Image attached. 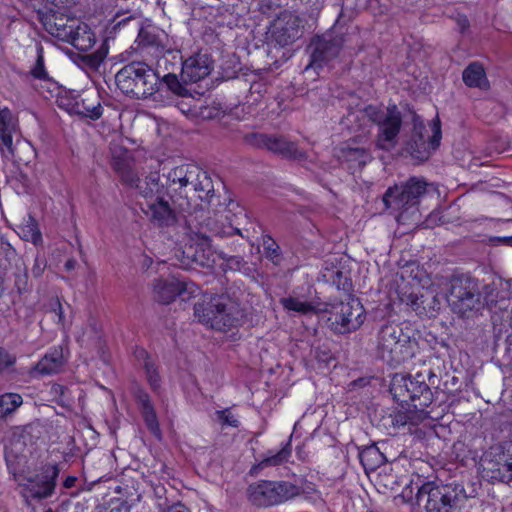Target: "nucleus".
<instances>
[{
  "instance_id": "f257e3e1",
  "label": "nucleus",
  "mask_w": 512,
  "mask_h": 512,
  "mask_svg": "<svg viewBox=\"0 0 512 512\" xmlns=\"http://www.w3.org/2000/svg\"><path fill=\"white\" fill-rule=\"evenodd\" d=\"M121 180L139 195L148 200L144 211L150 222L158 228H168L177 223V210L192 212L189 194L198 193V198L213 206L215 197L212 179L206 171L193 164H182L162 175L150 172L140 179L129 167H119Z\"/></svg>"
},
{
  "instance_id": "f03ea898",
  "label": "nucleus",
  "mask_w": 512,
  "mask_h": 512,
  "mask_svg": "<svg viewBox=\"0 0 512 512\" xmlns=\"http://www.w3.org/2000/svg\"><path fill=\"white\" fill-rule=\"evenodd\" d=\"M365 118L379 127L377 147L382 150L393 148L402 125L401 112L397 106L393 104L383 109L374 105H368L363 109L349 111L345 116V121L352 124Z\"/></svg>"
},
{
  "instance_id": "7ed1b4c3",
  "label": "nucleus",
  "mask_w": 512,
  "mask_h": 512,
  "mask_svg": "<svg viewBox=\"0 0 512 512\" xmlns=\"http://www.w3.org/2000/svg\"><path fill=\"white\" fill-rule=\"evenodd\" d=\"M119 90L134 99H146L159 90V74L141 61L123 66L115 75Z\"/></svg>"
},
{
  "instance_id": "20e7f679",
  "label": "nucleus",
  "mask_w": 512,
  "mask_h": 512,
  "mask_svg": "<svg viewBox=\"0 0 512 512\" xmlns=\"http://www.w3.org/2000/svg\"><path fill=\"white\" fill-rule=\"evenodd\" d=\"M478 280L468 276H454L450 281L447 301L455 314L470 318L480 312L493 299L483 297Z\"/></svg>"
},
{
  "instance_id": "39448f33",
  "label": "nucleus",
  "mask_w": 512,
  "mask_h": 512,
  "mask_svg": "<svg viewBox=\"0 0 512 512\" xmlns=\"http://www.w3.org/2000/svg\"><path fill=\"white\" fill-rule=\"evenodd\" d=\"M415 501L425 512H455L461 499L466 498L464 488L457 483L427 481L416 485Z\"/></svg>"
},
{
  "instance_id": "423d86ee",
  "label": "nucleus",
  "mask_w": 512,
  "mask_h": 512,
  "mask_svg": "<svg viewBox=\"0 0 512 512\" xmlns=\"http://www.w3.org/2000/svg\"><path fill=\"white\" fill-rule=\"evenodd\" d=\"M198 320L216 330H226L238 324L242 313L238 305L225 295H216L194 305Z\"/></svg>"
},
{
  "instance_id": "0eeeda50",
  "label": "nucleus",
  "mask_w": 512,
  "mask_h": 512,
  "mask_svg": "<svg viewBox=\"0 0 512 512\" xmlns=\"http://www.w3.org/2000/svg\"><path fill=\"white\" fill-rule=\"evenodd\" d=\"M427 182L418 177H411L400 185L389 187L383 195L382 201L386 209L399 212L398 221L406 219V213L418 211L421 198L427 192Z\"/></svg>"
},
{
  "instance_id": "6e6552de",
  "label": "nucleus",
  "mask_w": 512,
  "mask_h": 512,
  "mask_svg": "<svg viewBox=\"0 0 512 512\" xmlns=\"http://www.w3.org/2000/svg\"><path fill=\"white\" fill-rule=\"evenodd\" d=\"M377 356L387 364L397 366L409 357L410 337L395 323L383 324L377 333Z\"/></svg>"
},
{
  "instance_id": "1a4fd4ad",
  "label": "nucleus",
  "mask_w": 512,
  "mask_h": 512,
  "mask_svg": "<svg viewBox=\"0 0 512 512\" xmlns=\"http://www.w3.org/2000/svg\"><path fill=\"white\" fill-rule=\"evenodd\" d=\"M245 141L255 148H264L284 158L303 162L307 169L313 168L312 161H308L307 153L284 136L251 133L245 136Z\"/></svg>"
},
{
  "instance_id": "9d476101",
  "label": "nucleus",
  "mask_w": 512,
  "mask_h": 512,
  "mask_svg": "<svg viewBox=\"0 0 512 512\" xmlns=\"http://www.w3.org/2000/svg\"><path fill=\"white\" fill-rule=\"evenodd\" d=\"M347 39L344 34L326 33L311 39L307 51L310 54V62L306 69L322 68L336 59L344 47Z\"/></svg>"
},
{
  "instance_id": "9b49d317",
  "label": "nucleus",
  "mask_w": 512,
  "mask_h": 512,
  "mask_svg": "<svg viewBox=\"0 0 512 512\" xmlns=\"http://www.w3.org/2000/svg\"><path fill=\"white\" fill-rule=\"evenodd\" d=\"M413 131L410 140L407 143V151L417 160H427L431 152L440 145L441 128L439 120L432 127V135H426V129L420 117L412 113Z\"/></svg>"
},
{
  "instance_id": "f8f14e48",
  "label": "nucleus",
  "mask_w": 512,
  "mask_h": 512,
  "mask_svg": "<svg viewBox=\"0 0 512 512\" xmlns=\"http://www.w3.org/2000/svg\"><path fill=\"white\" fill-rule=\"evenodd\" d=\"M362 313V306L357 300L336 303L331 306L327 324L333 332L346 334L362 325Z\"/></svg>"
},
{
  "instance_id": "ddd939ff",
  "label": "nucleus",
  "mask_w": 512,
  "mask_h": 512,
  "mask_svg": "<svg viewBox=\"0 0 512 512\" xmlns=\"http://www.w3.org/2000/svg\"><path fill=\"white\" fill-rule=\"evenodd\" d=\"M184 229H188L190 233H200L210 237L212 235L229 237L236 234L242 236L238 228L226 225L218 219L207 216L204 208L202 206L198 208V205L186 216Z\"/></svg>"
},
{
  "instance_id": "4468645a",
  "label": "nucleus",
  "mask_w": 512,
  "mask_h": 512,
  "mask_svg": "<svg viewBox=\"0 0 512 512\" xmlns=\"http://www.w3.org/2000/svg\"><path fill=\"white\" fill-rule=\"evenodd\" d=\"M60 470L57 464L43 467L41 475L28 478L27 483L20 484V494L26 504L30 505L31 500H42L53 495L56 487V480Z\"/></svg>"
},
{
  "instance_id": "2eb2a0df",
  "label": "nucleus",
  "mask_w": 512,
  "mask_h": 512,
  "mask_svg": "<svg viewBox=\"0 0 512 512\" xmlns=\"http://www.w3.org/2000/svg\"><path fill=\"white\" fill-rule=\"evenodd\" d=\"M154 299L162 304L173 302L176 297L183 301L199 294L200 288L192 281H185L174 276L157 279L153 285Z\"/></svg>"
},
{
  "instance_id": "dca6fc26",
  "label": "nucleus",
  "mask_w": 512,
  "mask_h": 512,
  "mask_svg": "<svg viewBox=\"0 0 512 512\" xmlns=\"http://www.w3.org/2000/svg\"><path fill=\"white\" fill-rule=\"evenodd\" d=\"M301 19L290 11H284L270 27L271 39L284 47L301 37Z\"/></svg>"
},
{
  "instance_id": "f3484780",
  "label": "nucleus",
  "mask_w": 512,
  "mask_h": 512,
  "mask_svg": "<svg viewBox=\"0 0 512 512\" xmlns=\"http://www.w3.org/2000/svg\"><path fill=\"white\" fill-rule=\"evenodd\" d=\"M184 234L188 241L183 251L186 257L198 266L211 267L215 263V258L210 236L190 233L188 229H184Z\"/></svg>"
},
{
  "instance_id": "a211bd4d",
  "label": "nucleus",
  "mask_w": 512,
  "mask_h": 512,
  "mask_svg": "<svg viewBox=\"0 0 512 512\" xmlns=\"http://www.w3.org/2000/svg\"><path fill=\"white\" fill-rule=\"evenodd\" d=\"M334 155L340 164L345 166L351 173L361 171L373 159L370 150L358 146L355 140L342 143L336 147Z\"/></svg>"
},
{
  "instance_id": "6ab92c4d",
  "label": "nucleus",
  "mask_w": 512,
  "mask_h": 512,
  "mask_svg": "<svg viewBox=\"0 0 512 512\" xmlns=\"http://www.w3.org/2000/svg\"><path fill=\"white\" fill-rule=\"evenodd\" d=\"M59 40L67 42L79 51H87L95 44V35L86 24L70 21L61 27H56L52 33Z\"/></svg>"
},
{
  "instance_id": "aec40b11",
  "label": "nucleus",
  "mask_w": 512,
  "mask_h": 512,
  "mask_svg": "<svg viewBox=\"0 0 512 512\" xmlns=\"http://www.w3.org/2000/svg\"><path fill=\"white\" fill-rule=\"evenodd\" d=\"M212 70V61L207 54H196L185 61L181 60V79L185 84L204 79Z\"/></svg>"
},
{
  "instance_id": "412c9836",
  "label": "nucleus",
  "mask_w": 512,
  "mask_h": 512,
  "mask_svg": "<svg viewBox=\"0 0 512 512\" xmlns=\"http://www.w3.org/2000/svg\"><path fill=\"white\" fill-rule=\"evenodd\" d=\"M137 41L142 50H147L155 54V56L164 53L170 48L168 35L154 26L140 28Z\"/></svg>"
},
{
  "instance_id": "4be33fe9",
  "label": "nucleus",
  "mask_w": 512,
  "mask_h": 512,
  "mask_svg": "<svg viewBox=\"0 0 512 512\" xmlns=\"http://www.w3.org/2000/svg\"><path fill=\"white\" fill-rule=\"evenodd\" d=\"M410 392L407 405L419 410L420 413H428L426 408L433 402V393L421 374L416 375Z\"/></svg>"
},
{
  "instance_id": "5701e85b",
  "label": "nucleus",
  "mask_w": 512,
  "mask_h": 512,
  "mask_svg": "<svg viewBox=\"0 0 512 512\" xmlns=\"http://www.w3.org/2000/svg\"><path fill=\"white\" fill-rule=\"evenodd\" d=\"M13 131L12 113L8 108H3L0 110V150L6 159L14 157Z\"/></svg>"
},
{
  "instance_id": "b1692460",
  "label": "nucleus",
  "mask_w": 512,
  "mask_h": 512,
  "mask_svg": "<svg viewBox=\"0 0 512 512\" xmlns=\"http://www.w3.org/2000/svg\"><path fill=\"white\" fill-rule=\"evenodd\" d=\"M292 453L291 442L288 441L279 451L269 450L263 458L250 469V475H258L262 470L268 467L280 466L288 462Z\"/></svg>"
},
{
  "instance_id": "393cba45",
  "label": "nucleus",
  "mask_w": 512,
  "mask_h": 512,
  "mask_svg": "<svg viewBox=\"0 0 512 512\" xmlns=\"http://www.w3.org/2000/svg\"><path fill=\"white\" fill-rule=\"evenodd\" d=\"M61 106H65L70 114L79 115L92 120L99 119L103 114L101 104L99 102L96 104L91 103V99L88 96L79 100H68L66 104L61 100Z\"/></svg>"
},
{
  "instance_id": "a878e982",
  "label": "nucleus",
  "mask_w": 512,
  "mask_h": 512,
  "mask_svg": "<svg viewBox=\"0 0 512 512\" xmlns=\"http://www.w3.org/2000/svg\"><path fill=\"white\" fill-rule=\"evenodd\" d=\"M415 377H411V375L396 373L393 375L390 382V393L393 399L403 404H408V397L411 394V389L414 384Z\"/></svg>"
},
{
  "instance_id": "bb28decb",
  "label": "nucleus",
  "mask_w": 512,
  "mask_h": 512,
  "mask_svg": "<svg viewBox=\"0 0 512 512\" xmlns=\"http://www.w3.org/2000/svg\"><path fill=\"white\" fill-rule=\"evenodd\" d=\"M64 363L63 349L55 347L40 359L34 369L41 375H50L59 372Z\"/></svg>"
},
{
  "instance_id": "cd10ccee",
  "label": "nucleus",
  "mask_w": 512,
  "mask_h": 512,
  "mask_svg": "<svg viewBox=\"0 0 512 512\" xmlns=\"http://www.w3.org/2000/svg\"><path fill=\"white\" fill-rule=\"evenodd\" d=\"M359 459L365 472L375 471L386 462L388 458L377 444L365 446L359 452Z\"/></svg>"
},
{
  "instance_id": "c85d7f7f",
  "label": "nucleus",
  "mask_w": 512,
  "mask_h": 512,
  "mask_svg": "<svg viewBox=\"0 0 512 512\" xmlns=\"http://www.w3.org/2000/svg\"><path fill=\"white\" fill-rule=\"evenodd\" d=\"M401 407L402 409L390 414L391 424L394 428L399 429L405 426H416L428 418V413H420L419 410L410 406L407 409H404L403 405H401Z\"/></svg>"
},
{
  "instance_id": "c756f323",
  "label": "nucleus",
  "mask_w": 512,
  "mask_h": 512,
  "mask_svg": "<svg viewBox=\"0 0 512 512\" xmlns=\"http://www.w3.org/2000/svg\"><path fill=\"white\" fill-rule=\"evenodd\" d=\"M272 505L285 502L299 494V488L287 481H267Z\"/></svg>"
},
{
  "instance_id": "7c9ffc66",
  "label": "nucleus",
  "mask_w": 512,
  "mask_h": 512,
  "mask_svg": "<svg viewBox=\"0 0 512 512\" xmlns=\"http://www.w3.org/2000/svg\"><path fill=\"white\" fill-rule=\"evenodd\" d=\"M463 82L468 87L487 89L489 82L483 65L479 62L470 63L462 73Z\"/></svg>"
},
{
  "instance_id": "2f4dec72",
  "label": "nucleus",
  "mask_w": 512,
  "mask_h": 512,
  "mask_svg": "<svg viewBox=\"0 0 512 512\" xmlns=\"http://www.w3.org/2000/svg\"><path fill=\"white\" fill-rule=\"evenodd\" d=\"M247 495L249 501L257 507L273 506L267 481L251 484L247 489Z\"/></svg>"
},
{
  "instance_id": "473e14b6",
  "label": "nucleus",
  "mask_w": 512,
  "mask_h": 512,
  "mask_svg": "<svg viewBox=\"0 0 512 512\" xmlns=\"http://www.w3.org/2000/svg\"><path fill=\"white\" fill-rule=\"evenodd\" d=\"M156 69L154 72L159 75H163L164 73H169V71H176L178 66L181 65V56L178 51H173L171 48H168L167 51L161 53L156 56Z\"/></svg>"
},
{
  "instance_id": "72a5a7b5",
  "label": "nucleus",
  "mask_w": 512,
  "mask_h": 512,
  "mask_svg": "<svg viewBox=\"0 0 512 512\" xmlns=\"http://www.w3.org/2000/svg\"><path fill=\"white\" fill-rule=\"evenodd\" d=\"M280 303L285 309L295 311L303 315L313 314L317 312V308L314 304L307 301H302L299 298L295 297L281 298Z\"/></svg>"
},
{
  "instance_id": "f704fd0d",
  "label": "nucleus",
  "mask_w": 512,
  "mask_h": 512,
  "mask_svg": "<svg viewBox=\"0 0 512 512\" xmlns=\"http://www.w3.org/2000/svg\"><path fill=\"white\" fill-rule=\"evenodd\" d=\"M262 246L265 257L275 266H279L282 262V251L276 241L269 235L262 237Z\"/></svg>"
},
{
  "instance_id": "c9c22d12",
  "label": "nucleus",
  "mask_w": 512,
  "mask_h": 512,
  "mask_svg": "<svg viewBox=\"0 0 512 512\" xmlns=\"http://www.w3.org/2000/svg\"><path fill=\"white\" fill-rule=\"evenodd\" d=\"M161 83L165 84L167 88L174 94L185 96L188 92L182 79H178L176 71H169V73L159 75V86Z\"/></svg>"
},
{
  "instance_id": "e433bc0d",
  "label": "nucleus",
  "mask_w": 512,
  "mask_h": 512,
  "mask_svg": "<svg viewBox=\"0 0 512 512\" xmlns=\"http://www.w3.org/2000/svg\"><path fill=\"white\" fill-rule=\"evenodd\" d=\"M23 402L20 394L5 393L0 396V418L14 412Z\"/></svg>"
},
{
  "instance_id": "4c0bfd02",
  "label": "nucleus",
  "mask_w": 512,
  "mask_h": 512,
  "mask_svg": "<svg viewBox=\"0 0 512 512\" xmlns=\"http://www.w3.org/2000/svg\"><path fill=\"white\" fill-rule=\"evenodd\" d=\"M108 51V44L106 41H103L95 52L83 55L82 61L90 69L97 70L107 57Z\"/></svg>"
},
{
  "instance_id": "58836bf2",
  "label": "nucleus",
  "mask_w": 512,
  "mask_h": 512,
  "mask_svg": "<svg viewBox=\"0 0 512 512\" xmlns=\"http://www.w3.org/2000/svg\"><path fill=\"white\" fill-rule=\"evenodd\" d=\"M15 271L13 273L14 276V286L17 291L21 294L24 292H28L31 289V284L29 282L27 267L24 261L19 262L14 265Z\"/></svg>"
},
{
  "instance_id": "ea45409f",
  "label": "nucleus",
  "mask_w": 512,
  "mask_h": 512,
  "mask_svg": "<svg viewBox=\"0 0 512 512\" xmlns=\"http://www.w3.org/2000/svg\"><path fill=\"white\" fill-rule=\"evenodd\" d=\"M139 356L144 357V370L147 377V381L150 384L153 390H156L160 386V376L158 374V369L154 362L150 360L147 356V352L145 350H141Z\"/></svg>"
},
{
  "instance_id": "a19ab883",
  "label": "nucleus",
  "mask_w": 512,
  "mask_h": 512,
  "mask_svg": "<svg viewBox=\"0 0 512 512\" xmlns=\"http://www.w3.org/2000/svg\"><path fill=\"white\" fill-rule=\"evenodd\" d=\"M21 233L22 237L26 241H31L35 245L42 241L41 232L36 221L32 217H29L28 222L21 227Z\"/></svg>"
},
{
  "instance_id": "79ce46f5",
  "label": "nucleus",
  "mask_w": 512,
  "mask_h": 512,
  "mask_svg": "<svg viewBox=\"0 0 512 512\" xmlns=\"http://www.w3.org/2000/svg\"><path fill=\"white\" fill-rule=\"evenodd\" d=\"M0 256L9 264H18L23 259L17 254L16 249L3 237H0Z\"/></svg>"
},
{
  "instance_id": "37998d69",
  "label": "nucleus",
  "mask_w": 512,
  "mask_h": 512,
  "mask_svg": "<svg viewBox=\"0 0 512 512\" xmlns=\"http://www.w3.org/2000/svg\"><path fill=\"white\" fill-rule=\"evenodd\" d=\"M35 79L48 80L49 76L44 66V56L42 46L37 47V58L33 68L30 71Z\"/></svg>"
},
{
  "instance_id": "c03bdc74",
  "label": "nucleus",
  "mask_w": 512,
  "mask_h": 512,
  "mask_svg": "<svg viewBox=\"0 0 512 512\" xmlns=\"http://www.w3.org/2000/svg\"><path fill=\"white\" fill-rule=\"evenodd\" d=\"M132 394L140 407V410H147L154 408L150 396L148 393L138 384H134L132 387Z\"/></svg>"
},
{
  "instance_id": "a18cd8bd",
  "label": "nucleus",
  "mask_w": 512,
  "mask_h": 512,
  "mask_svg": "<svg viewBox=\"0 0 512 512\" xmlns=\"http://www.w3.org/2000/svg\"><path fill=\"white\" fill-rule=\"evenodd\" d=\"M142 416L144 418L145 424L149 431L153 433L156 437L160 438L161 431L158 423V419L156 416V412L154 408H150L147 410L141 411Z\"/></svg>"
},
{
  "instance_id": "49530a36",
  "label": "nucleus",
  "mask_w": 512,
  "mask_h": 512,
  "mask_svg": "<svg viewBox=\"0 0 512 512\" xmlns=\"http://www.w3.org/2000/svg\"><path fill=\"white\" fill-rule=\"evenodd\" d=\"M498 465L499 472L503 474V482H507L511 479V469H512V455L502 453L499 455L497 460H494Z\"/></svg>"
},
{
  "instance_id": "de8ad7c7",
  "label": "nucleus",
  "mask_w": 512,
  "mask_h": 512,
  "mask_svg": "<svg viewBox=\"0 0 512 512\" xmlns=\"http://www.w3.org/2000/svg\"><path fill=\"white\" fill-rule=\"evenodd\" d=\"M332 283L337 287L338 290L350 292L352 290V282L342 271L338 270L332 277Z\"/></svg>"
},
{
  "instance_id": "09e8293b",
  "label": "nucleus",
  "mask_w": 512,
  "mask_h": 512,
  "mask_svg": "<svg viewBox=\"0 0 512 512\" xmlns=\"http://www.w3.org/2000/svg\"><path fill=\"white\" fill-rule=\"evenodd\" d=\"M267 85L262 80L252 81L249 88V97L252 102H257L266 93Z\"/></svg>"
},
{
  "instance_id": "8fccbe9b",
  "label": "nucleus",
  "mask_w": 512,
  "mask_h": 512,
  "mask_svg": "<svg viewBox=\"0 0 512 512\" xmlns=\"http://www.w3.org/2000/svg\"><path fill=\"white\" fill-rule=\"evenodd\" d=\"M497 463L490 459V460H484V471L486 472L487 476L490 477L493 480H497L500 482H503V474L499 472V468H497Z\"/></svg>"
},
{
  "instance_id": "3c124183",
  "label": "nucleus",
  "mask_w": 512,
  "mask_h": 512,
  "mask_svg": "<svg viewBox=\"0 0 512 512\" xmlns=\"http://www.w3.org/2000/svg\"><path fill=\"white\" fill-rule=\"evenodd\" d=\"M16 362V356L10 354L6 349L0 347V372H3Z\"/></svg>"
},
{
  "instance_id": "603ef678",
  "label": "nucleus",
  "mask_w": 512,
  "mask_h": 512,
  "mask_svg": "<svg viewBox=\"0 0 512 512\" xmlns=\"http://www.w3.org/2000/svg\"><path fill=\"white\" fill-rule=\"evenodd\" d=\"M216 414L218 420L223 425L238 427L239 421L232 415V413L228 409L217 411Z\"/></svg>"
},
{
  "instance_id": "864d4df0",
  "label": "nucleus",
  "mask_w": 512,
  "mask_h": 512,
  "mask_svg": "<svg viewBox=\"0 0 512 512\" xmlns=\"http://www.w3.org/2000/svg\"><path fill=\"white\" fill-rule=\"evenodd\" d=\"M221 258L226 261L227 267L233 270H240L245 265L244 259L240 256L221 254Z\"/></svg>"
},
{
  "instance_id": "5fc2aeb1",
  "label": "nucleus",
  "mask_w": 512,
  "mask_h": 512,
  "mask_svg": "<svg viewBox=\"0 0 512 512\" xmlns=\"http://www.w3.org/2000/svg\"><path fill=\"white\" fill-rule=\"evenodd\" d=\"M68 391V388L61 384H55L52 387V392L59 396V403L65 406H69L71 404L70 399L67 397Z\"/></svg>"
},
{
  "instance_id": "6e6d98bb",
  "label": "nucleus",
  "mask_w": 512,
  "mask_h": 512,
  "mask_svg": "<svg viewBox=\"0 0 512 512\" xmlns=\"http://www.w3.org/2000/svg\"><path fill=\"white\" fill-rule=\"evenodd\" d=\"M49 311L54 314L58 323L64 322L63 308L58 298L52 299L49 303Z\"/></svg>"
},
{
  "instance_id": "4d7b16f0",
  "label": "nucleus",
  "mask_w": 512,
  "mask_h": 512,
  "mask_svg": "<svg viewBox=\"0 0 512 512\" xmlns=\"http://www.w3.org/2000/svg\"><path fill=\"white\" fill-rule=\"evenodd\" d=\"M46 266H47V262H46L45 257L40 256L39 254L36 255L35 260H34V265L32 267L33 276L35 278H39L43 274Z\"/></svg>"
},
{
  "instance_id": "13d9d810",
  "label": "nucleus",
  "mask_w": 512,
  "mask_h": 512,
  "mask_svg": "<svg viewBox=\"0 0 512 512\" xmlns=\"http://www.w3.org/2000/svg\"><path fill=\"white\" fill-rule=\"evenodd\" d=\"M162 512H190V510L181 503H177L164 509Z\"/></svg>"
},
{
  "instance_id": "bf43d9fd",
  "label": "nucleus",
  "mask_w": 512,
  "mask_h": 512,
  "mask_svg": "<svg viewBox=\"0 0 512 512\" xmlns=\"http://www.w3.org/2000/svg\"><path fill=\"white\" fill-rule=\"evenodd\" d=\"M413 488L411 486H407L403 489L401 497L406 501L409 502L413 499Z\"/></svg>"
},
{
  "instance_id": "052dcab7",
  "label": "nucleus",
  "mask_w": 512,
  "mask_h": 512,
  "mask_svg": "<svg viewBox=\"0 0 512 512\" xmlns=\"http://www.w3.org/2000/svg\"><path fill=\"white\" fill-rule=\"evenodd\" d=\"M494 242H497L499 244L512 246V235L511 236H504V237H496L493 239Z\"/></svg>"
},
{
  "instance_id": "680f3d73",
  "label": "nucleus",
  "mask_w": 512,
  "mask_h": 512,
  "mask_svg": "<svg viewBox=\"0 0 512 512\" xmlns=\"http://www.w3.org/2000/svg\"><path fill=\"white\" fill-rule=\"evenodd\" d=\"M76 481H77V478H76V477H74V476H68V477H66V479L64 480V482H63V486H64L65 488H72V487L75 485Z\"/></svg>"
},
{
  "instance_id": "e2e57ef3",
  "label": "nucleus",
  "mask_w": 512,
  "mask_h": 512,
  "mask_svg": "<svg viewBox=\"0 0 512 512\" xmlns=\"http://www.w3.org/2000/svg\"><path fill=\"white\" fill-rule=\"evenodd\" d=\"M458 25L460 26L461 31L463 32L465 29L469 27V21L466 17L458 20Z\"/></svg>"
},
{
  "instance_id": "0e129e2a",
  "label": "nucleus",
  "mask_w": 512,
  "mask_h": 512,
  "mask_svg": "<svg viewBox=\"0 0 512 512\" xmlns=\"http://www.w3.org/2000/svg\"><path fill=\"white\" fill-rule=\"evenodd\" d=\"M76 264H77V262L75 259H69L65 263V268H66V270L70 271L75 268Z\"/></svg>"
},
{
  "instance_id": "69168bd1",
  "label": "nucleus",
  "mask_w": 512,
  "mask_h": 512,
  "mask_svg": "<svg viewBox=\"0 0 512 512\" xmlns=\"http://www.w3.org/2000/svg\"><path fill=\"white\" fill-rule=\"evenodd\" d=\"M110 512H128V509L124 506L114 507L110 510Z\"/></svg>"
},
{
  "instance_id": "338daca9",
  "label": "nucleus",
  "mask_w": 512,
  "mask_h": 512,
  "mask_svg": "<svg viewBox=\"0 0 512 512\" xmlns=\"http://www.w3.org/2000/svg\"><path fill=\"white\" fill-rule=\"evenodd\" d=\"M316 357L319 359V360H322V361H326L328 359V357H320L319 355H316Z\"/></svg>"
},
{
  "instance_id": "774afa93",
  "label": "nucleus",
  "mask_w": 512,
  "mask_h": 512,
  "mask_svg": "<svg viewBox=\"0 0 512 512\" xmlns=\"http://www.w3.org/2000/svg\"><path fill=\"white\" fill-rule=\"evenodd\" d=\"M45 512H53V510L51 508H48L47 510H45Z\"/></svg>"
}]
</instances>
